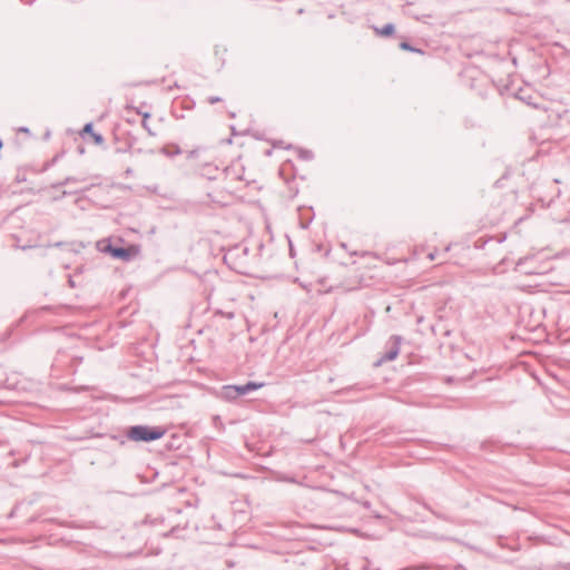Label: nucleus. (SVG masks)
I'll use <instances>...</instances> for the list:
<instances>
[{
  "label": "nucleus",
  "instance_id": "1",
  "mask_svg": "<svg viewBox=\"0 0 570 570\" xmlns=\"http://www.w3.org/2000/svg\"><path fill=\"white\" fill-rule=\"evenodd\" d=\"M166 434V429L159 425H132L126 430V438L137 443H150L160 440Z\"/></svg>",
  "mask_w": 570,
  "mask_h": 570
},
{
  "label": "nucleus",
  "instance_id": "2",
  "mask_svg": "<svg viewBox=\"0 0 570 570\" xmlns=\"http://www.w3.org/2000/svg\"><path fill=\"white\" fill-rule=\"evenodd\" d=\"M403 338L401 335H392L387 343L386 352L381 356L380 362H390L397 357Z\"/></svg>",
  "mask_w": 570,
  "mask_h": 570
},
{
  "label": "nucleus",
  "instance_id": "3",
  "mask_svg": "<svg viewBox=\"0 0 570 570\" xmlns=\"http://www.w3.org/2000/svg\"><path fill=\"white\" fill-rule=\"evenodd\" d=\"M105 252L109 253L111 257L122 261H129L131 258V250L128 247L108 245Z\"/></svg>",
  "mask_w": 570,
  "mask_h": 570
},
{
  "label": "nucleus",
  "instance_id": "4",
  "mask_svg": "<svg viewBox=\"0 0 570 570\" xmlns=\"http://www.w3.org/2000/svg\"><path fill=\"white\" fill-rule=\"evenodd\" d=\"M80 135L82 138H85L87 135H89L96 145H101L105 141L101 134L95 132L92 122H87L83 126Z\"/></svg>",
  "mask_w": 570,
  "mask_h": 570
},
{
  "label": "nucleus",
  "instance_id": "5",
  "mask_svg": "<svg viewBox=\"0 0 570 570\" xmlns=\"http://www.w3.org/2000/svg\"><path fill=\"white\" fill-rule=\"evenodd\" d=\"M263 386H264V383H257L254 381H249L242 385H236L239 397L243 395H246L253 391H256Z\"/></svg>",
  "mask_w": 570,
  "mask_h": 570
},
{
  "label": "nucleus",
  "instance_id": "6",
  "mask_svg": "<svg viewBox=\"0 0 570 570\" xmlns=\"http://www.w3.org/2000/svg\"><path fill=\"white\" fill-rule=\"evenodd\" d=\"M220 397L225 401H235L239 397L236 385H224L220 390Z\"/></svg>",
  "mask_w": 570,
  "mask_h": 570
},
{
  "label": "nucleus",
  "instance_id": "7",
  "mask_svg": "<svg viewBox=\"0 0 570 570\" xmlns=\"http://www.w3.org/2000/svg\"><path fill=\"white\" fill-rule=\"evenodd\" d=\"M218 171L219 169L217 166H213L212 164H205L200 169V175L212 180L217 178Z\"/></svg>",
  "mask_w": 570,
  "mask_h": 570
},
{
  "label": "nucleus",
  "instance_id": "8",
  "mask_svg": "<svg viewBox=\"0 0 570 570\" xmlns=\"http://www.w3.org/2000/svg\"><path fill=\"white\" fill-rule=\"evenodd\" d=\"M376 35L383 36V37H390L395 31V26L391 22L384 24L382 28H374Z\"/></svg>",
  "mask_w": 570,
  "mask_h": 570
},
{
  "label": "nucleus",
  "instance_id": "9",
  "mask_svg": "<svg viewBox=\"0 0 570 570\" xmlns=\"http://www.w3.org/2000/svg\"><path fill=\"white\" fill-rule=\"evenodd\" d=\"M515 97L518 99H520L521 101L525 102L527 105L529 106H532L534 108H538V104H535L534 101H532V96L530 94H527L524 90H519L517 94H515Z\"/></svg>",
  "mask_w": 570,
  "mask_h": 570
},
{
  "label": "nucleus",
  "instance_id": "10",
  "mask_svg": "<svg viewBox=\"0 0 570 570\" xmlns=\"http://www.w3.org/2000/svg\"><path fill=\"white\" fill-rule=\"evenodd\" d=\"M400 49L401 50H404V51H411V52H417V53H423V50L419 49V48H415L413 47L410 42L407 41H402L400 42L399 45Z\"/></svg>",
  "mask_w": 570,
  "mask_h": 570
},
{
  "label": "nucleus",
  "instance_id": "11",
  "mask_svg": "<svg viewBox=\"0 0 570 570\" xmlns=\"http://www.w3.org/2000/svg\"><path fill=\"white\" fill-rule=\"evenodd\" d=\"M314 157L312 150L308 149H299V158L303 160H312Z\"/></svg>",
  "mask_w": 570,
  "mask_h": 570
},
{
  "label": "nucleus",
  "instance_id": "12",
  "mask_svg": "<svg viewBox=\"0 0 570 570\" xmlns=\"http://www.w3.org/2000/svg\"><path fill=\"white\" fill-rule=\"evenodd\" d=\"M150 117V114L149 112H145L142 114V121H141V125L142 127L148 131V134L150 136H154V132L151 131V129L148 127V124H147V119Z\"/></svg>",
  "mask_w": 570,
  "mask_h": 570
},
{
  "label": "nucleus",
  "instance_id": "13",
  "mask_svg": "<svg viewBox=\"0 0 570 570\" xmlns=\"http://www.w3.org/2000/svg\"><path fill=\"white\" fill-rule=\"evenodd\" d=\"M92 185L90 186H87L85 188H81V189H75V190H63L62 195L63 196H69V195H75V194H78V193H82V191H87L90 189Z\"/></svg>",
  "mask_w": 570,
  "mask_h": 570
},
{
  "label": "nucleus",
  "instance_id": "14",
  "mask_svg": "<svg viewBox=\"0 0 570 570\" xmlns=\"http://www.w3.org/2000/svg\"><path fill=\"white\" fill-rule=\"evenodd\" d=\"M70 179H71V178H65L63 180H60V181L53 183V184L51 185V188H53V189H59L60 187H62V186H66V185L70 184Z\"/></svg>",
  "mask_w": 570,
  "mask_h": 570
},
{
  "label": "nucleus",
  "instance_id": "15",
  "mask_svg": "<svg viewBox=\"0 0 570 570\" xmlns=\"http://www.w3.org/2000/svg\"><path fill=\"white\" fill-rule=\"evenodd\" d=\"M115 441H117L119 444L124 445L126 441L128 440L125 435H112L111 436Z\"/></svg>",
  "mask_w": 570,
  "mask_h": 570
},
{
  "label": "nucleus",
  "instance_id": "16",
  "mask_svg": "<svg viewBox=\"0 0 570 570\" xmlns=\"http://www.w3.org/2000/svg\"><path fill=\"white\" fill-rule=\"evenodd\" d=\"M207 101L210 104V105H214L216 102H220L222 101V98L218 97V96H210L208 97Z\"/></svg>",
  "mask_w": 570,
  "mask_h": 570
},
{
  "label": "nucleus",
  "instance_id": "17",
  "mask_svg": "<svg viewBox=\"0 0 570 570\" xmlns=\"http://www.w3.org/2000/svg\"><path fill=\"white\" fill-rule=\"evenodd\" d=\"M424 508H425V509H429V510H430L434 515H436L438 518L443 519V520H448V518H446L445 515H443V514H441V513H438V512L433 511V510H432L428 504H424Z\"/></svg>",
  "mask_w": 570,
  "mask_h": 570
},
{
  "label": "nucleus",
  "instance_id": "18",
  "mask_svg": "<svg viewBox=\"0 0 570 570\" xmlns=\"http://www.w3.org/2000/svg\"><path fill=\"white\" fill-rule=\"evenodd\" d=\"M67 178H71L70 184L71 183H81V181L86 180V178H79V177H75V176H68Z\"/></svg>",
  "mask_w": 570,
  "mask_h": 570
},
{
  "label": "nucleus",
  "instance_id": "19",
  "mask_svg": "<svg viewBox=\"0 0 570 570\" xmlns=\"http://www.w3.org/2000/svg\"><path fill=\"white\" fill-rule=\"evenodd\" d=\"M125 174H126V176H127V177H128V176H131V175L134 174V170H132L130 167H128V168L126 169Z\"/></svg>",
  "mask_w": 570,
  "mask_h": 570
},
{
  "label": "nucleus",
  "instance_id": "20",
  "mask_svg": "<svg viewBox=\"0 0 570 570\" xmlns=\"http://www.w3.org/2000/svg\"><path fill=\"white\" fill-rule=\"evenodd\" d=\"M19 131H21V132H26V134H29V132H30V130H29V128H28V127H20V128H19Z\"/></svg>",
  "mask_w": 570,
  "mask_h": 570
},
{
  "label": "nucleus",
  "instance_id": "21",
  "mask_svg": "<svg viewBox=\"0 0 570 570\" xmlns=\"http://www.w3.org/2000/svg\"><path fill=\"white\" fill-rule=\"evenodd\" d=\"M428 257H429V259H430V261H433V259L435 258V254H434V253H431V254H429V256H428Z\"/></svg>",
  "mask_w": 570,
  "mask_h": 570
},
{
  "label": "nucleus",
  "instance_id": "22",
  "mask_svg": "<svg viewBox=\"0 0 570 570\" xmlns=\"http://www.w3.org/2000/svg\"><path fill=\"white\" fill-rule=\"evenodd\" d=\"M178 154H180V149L178 147H176L175 155H178Z\"/></svg>",
  "mask_w": 570,
  "mask_h": 570
},
{
  "label": "nucleus",
  "instance_id": "23",
  "mask_svg": "<svg viewBox=\"0 0 570 570\" xmlns=\"http://www.w3.org/2000/svg\"><path fill=\"white\" fill-rule=\"evenodd\" d=\"M364 507L368 508V507H370V502H367V501H366V502L364 503Z\"/></svg>",
  "mask_w": 570,
  "mask_h": 570
},
{
  "label": "nucleus",
  "instance_id": "24",
  "mask_svg": "<svg viewBox=\"0 0 570 570\" xmlns=\"http://www.w3.org/2000/svg\"><path fill=\"white\" fill-rule=\"evenodd\" d=\"M227 316H228V318H232L234 316V314L229 313Z\"/></svg>",
  "mask_w": 570,
  "mask_h": 570
},
{
  "label": "nucleus",
  "instance_id": "25",
  "mask_svg": "<svg viewBox=\"0 0 570 570\" xmlns=\"http://www.w3.org/2000/svg\"><path fill=\"white\" fill-rule=\"evenodd\" d=\"M2 148V140L0 139V149Z\"/></svg>",
  "mask_w": 570,
  "mask_h": 570
},
{
  "label": "nucleus",
  "instance_id": "26",
  "mask_svg": "<svg viewBox=\"0 0 570 570\" xmlns=\"http://www.w3.org/2000/svg\"><path fill=\"white\" fill-rule=\"evenodd\" d=\"M568 122L570 124V119L568 120Z\"/></svg>",
  "mask_w": 570,
  "mask_h": 570
}]
</instances>
